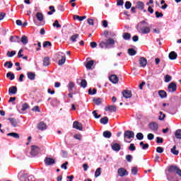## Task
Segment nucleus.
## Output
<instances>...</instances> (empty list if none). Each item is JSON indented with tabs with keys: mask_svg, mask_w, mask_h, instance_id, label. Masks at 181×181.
<instances>
[{
	"mask_svg": "<svg viewBox=\"0 0 181 181\" xmlns=\"http://www.w3.org/2000/svg\"><path fill=\"white\" fill-rule=\"evenodd\" d=\"M53 26L57 27V28H62V25L59 23V21L57 20L54 21L53 23Z\"/></svg>",
	"mask_w": 181,
	"mask_h": 181,
	"instance_id": "obj_59",
	"label": "nucleus"
},
{
	"mask_svg": "<svg viewBox=\"0 0 181 181\" xmlns=\"http://www.w3.org/2000/svg\"><path fill=\"white\" fill-rule=\"evenodd\" d=\"M37 128L40 129V131H45V129L47 128V126L45 124V122H41L38 124Z\"/></svg>",
	"mask_w": 181,
	"mask_h": 181,
	"instance_id": "obj_17",
	"label": "nucleus"
},
{
	"mask_svg": "<svg viewBox=\"0 0 181 181\" xmlns=\"http://www.w3.org/2000/svg\"><path fill=\"white\" fill-rule=\"evenodd\" d=\"M177 90V86H176V83L174 82H172L171 83H170L168 85V91L169 93H175V91H176Z\"/></svg>",
	"mask_w": 181,
	"mask_h": 181,
	"instance_id": "obj_5",
	"label": "nucleus"
},
{
	"mask_svg": "<svg viewBox=\"0 0 181 181\" xmlns=\"http://www.w3.org/2000/svg\"><path fill=\"white\" fill-rule=\"evenodd\" d=\"M6 77L9 78V80H15V74H13L12 72L7 73Z\"/></svg>",
	"mask_w": 181,
	"mask_h": 181,
	"instance_id": "obj_31",
	"label": "nucleus"
},
{
	"mask_svg": "<svg viewBox=\"0 0 181 181\" xmlns=\"http://www.w3.org/2000/svg\"><path fill=\"white\" fill-rule=\"evenodd\" d=\"M140 146H141L142 149H148L149 148V144H144V141H141L139 143Z\"/></svg>",
	"mask_w": 181,
	"mask_h": 181,
	"instance_id": "obj_37",
	"label": "nucleus"
},
{
	"mask_svg": "<svg viewBox=\"0 0 181 181\" xmlns=\"http://www.w3.org/2000/svg\"><path fill=\"white\" fill-rule=\"evenodd\" d=\"M115 41L112 38H109L106 41H101L99 42V47L101 49H108V47L111 45H115Z\"/></svg>",
	"mask_w": 181,
	"mask_h": 181,
	"instance_id": "obj_3",
	"label": "nucleus"
},
{
	"mask_svg": "<svg viewBox=\"0 0 181 181\" xmlns=\"http://www.w3.org/2000/svg\"><path fill=\"white\" fill-rule=\"evenodd\" d=\"M18 92V88L16 86H11L8 89L9 94H16Z\"/></svg>",
	"mask_w": 181,
	"mask_h": 181,
	"instance_id": "obj_20",
	"label": "nucleus"
},
{
	"mask_svg": "<svg viewBox=\"0 0 181 181\" xmlns=\"http://www.w3.org/2000/svg\"><path fill=\"white\" fill-rule=\"evenodd\" d=\"M16 54V52L15 51L7 52V56L8 57H13V56H15Z\"/></svg>",
	"mask_w": 181,
	"mask_h": 181,
	"instance_id": "obj_52",
	"label": "nucleus"
},
{
	"mask_svg": "<svg viewBox=\"0 0 181 181\" xmlns=\"http://www.w3.org/2000/svg\"><path fill=\"white\" fill-rule=\"evenodd\" d=\"M122 95L124 98H131L132 97V92L129 90H124L122 92Z\"/></svg>",
	"mask_w": 181,
	"mask_h": 181,
	"instance_id": "obj_10",
	"label": "nucleus"
},
{
	"mask_svg": "<svg viewBox=\"0 0 181 181\" xmlns=\"http://www.w3.org/2000/svg\"><path fill=\"white\" fill-rule=\"evenodd\" d=\"M86 18L87 17L86 16H77V15L74 16V19L78 20L81 22V21H84V19H86Z\"/></svg>",
	"mask_w": 181,
	"mask_h": 181,
	"instance_id": "obj_24",
	"label": "nucleus"
},
{
	"mask_svg": "<svg viewBox=\"0 0 181 181\" xmlns=\"http://www.w3.org/2000/svg\"><path fill=\"white\" fill-rule=\"evenodd\" d=\"M101 168H98L96 169L95 172V177H98L99 176L101 175Z\"/></svg>",
	"mask_w": 181,
	"mask_h": 181,
	"instance_id": "obj_35",
	"label": "nucleus"
},
{
	"mask_svg": "<svg viewBox=\"0 0 181 181\" xmlns=\"http://www.w3.org/2000/svg\"><path fill=\"white\" fill-rule=\"evenodd\" d=\"M48 46H52V43L49 41H46L43 44V47H48Z\"/></svg>",
	"mask_w": 181,
	"mask_h": 181,
	"instance_id": "obj_58",
	"label": "nucleus"
},
{
	"mask_svg": "<svg viewBox=\"0 0 181 181\" xmlns=\"http://www.w3.org/2000/svg\"><path fill=\"white\" fill-rule=\"evenodd\" d=\"M126 159L127 162H132V156L131 155L126 156Z\"/></svg>",
	"mask_w": 181,
	"mask_h": 181,
	"instance_id": "obj_62",
	"label": "nucleus"
},
{
	"mask_svg": "<svg viewBox=\"0 0 181 181\" xmlns=\"http://www.w3.org/2000/svg\"><path fill=\"white\" fill-rule=\"evenodd\" d=\"M57 104H59V101L57 100V99H53L51 102V105H52V107H56Z\"/></svg>",
	"mask_w": 181,
	"mask_h": 181,
	"instance_id": "obj_47",
	"label": "nucleus"
},
{
	"mask_svg": "<svg viewBox=\"0 0 181 181\" xmlns=\"http://www.w3.org/2000/svg\"><path fill=\"white\" fill-rule=\"evenodd\" d=\"M139 63L141 67H146V64H148V60L145 57H141L139 60Z\"/></svg>",
	"mask_w": 181,
	"mask_h": 181,
	"instance_id": "obj_11",
	"label": "nucleus"
},
{
	"mask_svg": "<svg viewBox=\"0 0 181 181\" xmlns=\"http://www.w3.org/2000/svg\"><path fill=\"white\" fill-rule=\"evenodd\" d=\"M144 3H142V1H138L136 3V8H137V9H144Z\"/></svg>",
	"mask_w": 181,
	"mask_h": 181,
	"instance_id": "obj_28",
	"label": "nucleus"
},
{
	"mask_svg": "<svg viewBox=\"0 0 181 181\" xmlns=\"http://www.w3.org/2000/svg\"><path fill=\"white\" fill-rule=\"evenodd\" d=\"M172 80V76L170 75H166L165 76V83H169V81H170Z\"/></svg>",
	"mask_w": 181,
	"mask_h": 181,
	"instance_id": "obj_49",
	"label": "nucleus"
},
{
	"mask_svg": "<svg viewBox=\"0 0 181 181\" xmlns=\"http://www.w3.org/2000/svg\"><path fill=\"white\" fill-rule=\"evenodd\" d=\"M112 134H111V132L110 131H105L103 132V136L104 138H111Z\"/></svg>",
	"mask_w": 181,
	"mask_h": 181,
	"instance_id": "obj_29",
	"label": "nucleus"
},
{
	"mask_svg": "<svg viewBox=\"0 0 181 181\" xmlns=\"http://www.w3.org/2000/svg\"><path fill=\"white\" fill-rule=\"evenodd\" d=\"M129 151H135L136 148H135V145L134 144H131L129 147Z\"/></svg>",
	"mask_w": 181,
	"mask_h": 181,
	"instance_id": "obj_60",
	"label": "nucleus"
},
{
	"mask_svg": "<svg viewBox=\"0 0 181 181\" xmlns=\"http://www.w3.org/2000/svg\"><path fill=\"white\" fill-rule=\"evenodd\" d=\"M123 38L125 40H128L131 38V34L130 33H125L124 35H123Z\"/></svg>",
	"mask_w": 181,
	"mask_h": 181,
	"instance_id": "obj_45",
	"label": "nucleus"
},
{
	"mask_svg": "<svg viewBox=\"0 0 181 181\" xmlns=\"http://www.w3.org/2000/svg\"><path fill=\"white\" fill-rule=\"evenodd\" d=\"M10 42L11 43H21V37L19 36H11Z\"/></svg>",
	"mask_w": 181,
	"mask_h": 181,
	"instance_id": "obj_13",
	"label": "nucleus"
},
{
	"mask_svg": "<svg viewBox=\"0 0 181 181\" xmlns=\"http://www.w3.org/2000/svg\"><path fill=\"white\" fill-rule=\"evenodd\" d=\"M149 128L151 131H153V132H156L158 129H159V124L156 122H151L149 124Z\"/></svg>",
	"mask_w": 181,
	"mask_h": 181,
	"instance_id": "obj_6",
	"label": "nucleus"
},
{
	"mask_svg": "<svg viewBox=\"0 0 181 181\" xmlns=\"http://www.w3.org/2000/svg\"><path fill=\"white\" fill-rule=\"evenodd\" d=\"M137 28L140 29L141 33H143V35H146L151 33V28L148 27V23L145 21H141L137 25Z\"/></svg>",
	"mask_w": 181,
	"mask_h": 181,
	"instance_id": "obj_1",
	"label": "nucleus"
},
{
	"mask_svg": "<svg viewBox=\"0 0 181 181\" xmlns=\"http://www.w3.org/2000/svg\"><path fill=\"white\" fill-rule=\"evenodd\" d=\"M177 167L171 165L168 168V172L170 173H173V172H176V169Z\"/></svg>",
	"mask_w": 181,
	"mask_h": 181,
	"instance_id": "obj_36",
	"label": "nucleus"
},
{
	"mask_svg": "<svg viewBox=\"0 0 181 181\" xmlns=\"http://www.w3.org/2000/svg\"><path fill=\"white\" fill-rule=\"evenodd\" d=\"M163 16V13H160L159 11H156V18H162Z\"/></svg>",
	"mask_w": 181,
	"mask_h": 181,
	"instance_id": "obj_56",
	"label": "nucleus"
},
{
	"mask_svg": "<svg viewBox=\"0 0 181 181\" xmlns=\"http://www.w3.org/2000/svg\"><path fill=\"white\" fill-rule=\"evenodd\" d=\"M81 86L83 87V88H86V87H87V81H86V79L81 80Z\"/></svg>",
	"mask_w": 181,
	"mask_h": 181,
	"instance_id": "obj_46",
	"label": "nucleus"
},
{
	"mask_svg": "<svg viewBox=\"0 0 181 181\" xmlns=\"http://www.w3.org/2000/svg\"><path fill=\"white\" fill-rule=\"evenodd\" d=\"M158 95L160 98H166V97H168V94L165 90H159Z\"/></svg>",
	"mask_w": 181,
	"mask_h": 181,
	"instance_id": "obj_21",
	"label": "nucleus"
},
{
	"mask_svg": "<svg viewBox=\"0 0 181 181\" xmlns=\"http://www.w3.org/2000/svg\"><path fill=\"white\" fill-rule=\"evenodd\" d=\"M28 78H29V80H35V77L36 75H35L34 73L32 72H28L27 74Z\"/></svg>",
	"mask_w": 181,
	"mask_h": 181,
	"instance_id": "obj_34",
	"label": "nucleus"
},
{
	"mask_svg": "<svg viewBox=\"0 0 181 181\" xmlns=\"http://www.w3.org/2000/svg\"><path fill=\"white\" fill-rule=\"evenodd\" d=\"M93 64H94V61L90 60V61L88 62L85 66H86V69H88L90 70V69H91V67H93Z\"/></svg>",
	"mask_w": 181,
	"mask_h": 181,
	"instance_id": "obj_22",
	"label": "nucleus"
},
{
	"mask_svg": "<svg viewBox=\"0 0 181 181\" xmlns=\"http://www.w3.org/2000/svg\"><path fill=\"white\" fill-rule=\"evenodd\" d=\"M45 163L47 166H50L52 165H54L55 161L54 159L52 158H46L45 160Z\"/></svg>",
	"mask_w": 181,
	"mask_h": 181,
	"instance_id": "obj_9",
	"label": "nucleus"
},
{
	"mask_svg": "<svg viewBox=\"0 0 181 181\" xmlns=\"http://www.w3.org/2000/svg\"><path fill=\"white\" fill-rule=\"evenodd\" d=\"M165 117H166V115H165V114H163V112H160L159 119L160 121H163V119H165Z\"/></svg>",
	"mask_w": 181,
	"mask_h": 181,
	"instance_id": "obj_53",
	"label": "nucleus"
},
{
	"mask_svg": "<svg viewBox=\"0 0 181 181\" xmlns=\"http://www.w3.org/2000/svg\"><path fill=\"white\" fill-rule=\"evenodd\" d=\"M8 136H13V138H16V139H19V134L18 133H8Z\"/></svg>",
	"mask_w": 181,
	"mask_h": 181,
	"instance_id": "obj_32",
	"label": "nucleus"
},
{
	"mask_svg": "<svg viewBox=\"0 0 181 181\" xmlns=\"http://www.w3.org/2000/svg\"><path fill=\"white\" fill-rule=\"evenodd\" d=\"M100 121V124L105 125V124H108V117H104L101 118Z\"/></svg>",
	"mask_w": 181,
	"mask_h": 181,
	"instance_id": "obj_26",
	"label": "nucleus"
},
{
	"mask_svg": "<svg viewBox=\"0 0 181 181\" xmlns=\"http://www.w3.org/2000/svg\"><path fill=\"white\" fill-rule=\"evenodd\" d=\"M136 137L139 141H142L144 139V134L142 133H137Z\"/></svg>",
	"mask_w": 181,
	"mask_h": 181,
	"instance_id": "obj_44",
	"label": "nucleus"
},
{
	"mask_svg": "<svg viewBox=\"0 0 181 181\" xmlns=\"http://www.w3.org/2000/svg\"><path fill=\"white\" fill-rule=\"evenodd\" d=\"M49 9H50L51 11L47 13L48 15H53V13L56 12V9H54V6H50L49 7Z\"/></svg>",
	"mask_w": 181,
	"mask_h": 181,
	"instance_id": "obj_39",
	"label": "nucleus"
},
{
	"mask_svg": "<svg viewBox=\"0 0 181 181\" xmlns=\"http://www.w3.org/2000/svg\"><path fill=\"white\" fill-rule=\"evenodd\" d=\"M128 53L130 56H135V54H136V51L134 49H129Z\"/></svg>",
	"mask_w": 181,
	"mask_h": 181,
	"instance_id": "obj_43",
	"label": "nucleus"
},
{
	"mask_svg": "<svg viewBox=\"0 0 181 181\" xmlns=\"http://www.w3.org/2000/svg\"><path fill=\"white\" fill-rule=\"evenodd\" d=\"M135 136V133L132 131L127 130L124 134V141L127 144H131Z\"/></svg>",
	"mask_w": 181,
	"mask_h": 181,
	"instance_id": "obj_2",
	"label": "nucleus"
},
{
	"mask_svg": "<svg viewBox=\"0 0 181 181\" xmlns=\"http://www.w3.org/2000/svg\"><path fill=\"white\" fill-rule=\"evenodd\" d=\"M117 173H118L119 176H120L121 177H123V176L128 175V171H127V170H125V168H120L118 169Z\"/></svg>",
	"mask_w": 181,
	"mask_h": 181,
	"instance_id": "obj_7",
	"label": "nucleus"
},
{
	"mask_svg": "<svg viewBox=\"0 0 181 181\" xmlns=\"http://www.w3.org/2000/svg\"><path fill=\"white\" fill-rule=\"evenodd\" d=\"M35 16L39 22H43L45 20V17L43 16V13L38 12L35 14Z\"/></svg>",
	"mask_w": 181,
	"mask_h": 181,
	"instance_id": "obj_18",
	"label": "nucleus"
},
{
	"mask_svg": "<svg viewBox=\"0 0 181 181\" xmlns=\"http://www.w3.org/2000/svg\"><path fill=\"white\" fill-rule=\"evenodd\" d=\"M73 128L78 129V131H83V124L77 121H75L73 124Z\"/></svg>",
	"mask_w": 181,
	"mask_h": 181,
	"instance_id": "obj_8",
	"label": "nucleus"
},
{
	"mask_svg": "<svg viewBox=\"0 0 181 181\" xmlns=\"http://www.w3.org/2000/svg\"><path fill=\"white\" fill-rule=\"evenodd\" d=\"M171 153H173V155H179V151L176 150V146H174L171 148Z\"/></svg>",
	"mask_w": 181,
	"mask_h": 181,
	"instance_id": "obj_38",
	"label": "nucleus"
},
{
	"mask_svg": "<svg viewBox=\"0 0 181 181\" xmlns=\"http://www.w3.org/2000/svg\"><path fill=\"white\" fill-rule=\"evenodd\" d=\"M8 120L10 121V122L13 127H16L18 125V122H16V119L9 118Z\"/></svg>",
	"mask_w": 181,
	"mask_h": 181,
	"instance_id": "obj_30",
	"label": "nucleus"
},
{
	"mask_svg": "<svg viewBox=\"0 0 181 181\" xmlns=\"http://www.w3.org/2000/svg\"><path fill=\"white\" fill-rule=\"evenodd\" d=\"M12 66H13V64L11 62H6L4 64V67H7V69H12Z\"/></svg>",
	"mask_w": 181,
	"mask_h": 181,
	"instance_id": "obj_42",
	"label": "nucleus"
},
{
	"mask_svg": "<svg viewBox=\"0 0 181 181\" xmlns=\"http://www.w3.org/2000/svg\"><path fill=\"white\" fill-rule=\"evenodd\" d=\"M109 79L110 80L111 83H113V84H117L118 83V77L116 76V75H112L110 76Z\"/></svg>",
	"mask_w": 181,
	"mask_h": 181,
	"instance_id": "obj_19",
	"label": "nucleus"
},
{
	"mask_svg": "<svg viewBox=\"0 0 181 181\" xmlns=\"http://www.w3.org/2000/svg\"><path fill=\"white\" fill-rule=\"evenodd\" d=\"M74 88V83L70 82L69 83V93H72Z\"/></svg>",
	"mask_w": 181,
	"mask_h": 181,
	"instance_id": "obj_41",
	"label": "nucleus"
},
{
	"mask_svg": "<svg viewBox=\"0 0 181 181\" xmlns=\"http://www.w3.org/2000/svg\"><path fill=\"white\" fill-rule=\"evenodd\" d=\"M21 42L22 43V45H23V46H26V45L29 43V39L26 35H23L21 38H20V43Z\"/></svg>",
	"mask_w": 181,
	"mask_h": 181,
	"instance_id": "obj_12",
	"label": "nucleus"
},
{
	"mask_svg": "<svg viewBox=\"0 0 181 181\" xmlns=\"http://www.w3.org/2000/svg\"><path fill=\"white\" fill-rule=\"evenodd\" d=\"M93 103H95V104H96V105H100V104H101V103H103V99L95 98V99H93Z\"/></svg>",
	"mask_w": 181,
	"mask_h": 181,
	"instance_id": "obj_40",
	"label": "nucleus"
},
{
	"mask_svg": "<svg viewBox=\"0 0 181 181\" xmlns=\"http://www.w3.org/2000/svg\"><path fill=\"white\" fill-rule=\"evenodd\" d=\"M32 111H35V112H40V109L39 108V106H35L33 107Z\"/></svg>",
	"mask_w": 181,
	"mask_h": 181,
	"instance_id": "obj_57",
	"label": "nucleus"
},
{
	"mask_svg": "<svg viewBox=\"0 0 181 181\" xmlns=\"http://www.w3.org/2000/svg\"><path fill=\"white\" fill-rule=\"evenodd\" d=\"M49 64H50V59L47 57H45L43 60V65L49 66Z\"/></svg>",
	"mask_w": 181,
	"mask_h": 181,
	"instance_id": "obj_25",
	"label": "nucleus"
},
{
	"mask_svg": "<svg viewBox=\"0 0 181 181\" xmlns=\"http://www.w3.org/2000/svg\"><path fill=\"white\" fill-rule=\"evenodd\" d=\"M89 94H90V95H94V94L97 93V90L95 88L92 89H89L88 90Z\"/></svg>",
	"mask_w": 181,
	"mask_h": 181,
	"instance_id": "obj_50",
	"label": "nucleus"
},
{
	"mask_svg": "<svg viewBox=\"0 0 181 181\" xmlns=\"http://www.w3.org/2000/svg\"><path fill=\"white\" fill-rule=\"evenodd\" d=\"M29 108V105L25 103L22 105L21 111H26Z\"/></svg>",
	"mask_w": 181,
	"mask_h": 181,
	"instance_id": "obj_51",
	"label": "nucleus"
},
{
	"mask_svg": "<svg viewBox=\"0 0 181 181\" xmlns=\"http://www.w3.org/2000/svg\"><path fill=\"white\" fill-rule=\"evenodd\" d=\"M175 135L177 139H181V129L176 130Z\"/></svg>",
	"mask_w": 181,
	"mask_h": 181,
	"instance_id": "obj_33",
	"label": "nucleus"
},
{
	"mask_svg": "<svg viewBox=\"0 0 181 181\" xmlns=\"http://www.w3.org/2000/svg\"><path fill=\"white\" fill-rule=\"evenodd\" d=\"M168 57L170 60H176L177 59V54L175 51L170 52Z\"/></svg>",
	"mask_w": 181,
	"mask_h": 181,
	"instance_id": "obj_15",
	"label": "nucleus"
},
{
	"mask_svg": "<svg viewBox=\"0 0 181 181\" xmlns=\"http://www.w3.org/2000/svg\"><path fill=\"white\" fill-rule=\"evenodd\" d=\"M156 152H158V153H162L163 152V148L160 146L157 147Z\"/></svg>",
	"mask_w": 181,
	"mask_h": 181,
	"instance_id": "obj_61",
	"label": "nucleus"
},
{
	"mask_svg": "<svg viewBox=\"0 0 181 181\" xmlns=\"http://www.w3.org/2000/svg\"><path fill=\"white\" fill-rule=\"evenodd\" d=\"M80 36V35L78 34H74L71 37H70V40L71 42H73L74 43V42H77V39H78V37Z\"/></svg>",
	"mask_w": 181,
	"mask_h": 181,
	"instance_id": "obj_23",
	"label": "nucleus"
},
{
	"mask_svg": "<svg viewBox=\"0 0 181 181\" xmlns=\"http://www.w3.org/2000/svg\"><path fill=\"white\" fill-rule=\"evenodd\" d=\"M66 63V55H63L62 58L59 61L58 64L59 66H63Z\"/></svg>",
	"mask_w": 181,
	"mask_h": 181,
	"instance_id": "obj_27",
	"label": "nucleus"
},
{
	"mask_svg": "<svg viewBox=\"0 0 181 181\" xmlns=\"http://www.w3.org/2000/svg\"><path fill=\"white\" fill-rule=\"evenodd\" d=\"M88 23L90 26H94V20H93L91 18H88Z\"/></svg>",
	"mask_w": 181,
	"mask_h": 181,
	"instance_id": "obj_55",
	"label": "nucleus"
},
{
	"mask_svg": "<svg viewBox=\"0 0 181 181\" xmlns=\"http://www.w3.org/2000/svg\"><path fill=\"white\" fill-rule=\"evenodd\" d=\"M132 6V4H131L130 1H126L125 4H124L126 9H130Z\"/></svg>",
	"mask_w": 181,
	"mask_h": 181,
	"instance_id": "obj_48",
	"label": "nucleus"
},
{
	"mask_svg": "<svg viewBox=\"0 0 181 181\" xmlns=\"http://www.w3.org/2000/svg\"><path fill=\"white\" fill-rule=\"evenodd\" d=\"M74 138H75V139H78V141H81V134H75Z\"/></svg>",
	"mask_w": 181,
	"mask_h": 181,
	"instance_id": "obj_63",
	"label": "nucleus"
},
{
	"mask_svg": "<svg viewBox=\"0 0 181 181\" xmlns=\"http://www.w3.org/2000/svg\"><path fill=\"white\" fill-rule=\"evenodd\" d=\"M112 148L116 152H119V151L121 150V146L119 145V144L113 143L112 145Z\"/></svg>",
	"mask_w": 181,
	"mask_h": 181,
	"instance_id": "obj_16",
	"label": "nucleus"
},
{
	"mask_svg": "<svg viewBox=\"0 0 181 181\" xmlns=\"http://www.w3.org/2000/svg\"><path fill=\"white\" fill-rule=\"evenodd\" d=\"M147 138H148V141H152V139H153L155 138V136L153 135V134L150 133L147 135Z\"/></svg>",
	"mask_w": 181,
	"mask_h": 181,
	"instance_id": "obj_54",
	"label": "nucleus"
},
{
	"mask_svg": "<svg viewBox=\"0 0 181 181\" xmlns=\"http://www.w3.org/2000/svg\"><path fill=\"white\" fill-rule=\"evenodd\" d=\"M105 111H109L110 112H115L117 111V107L115 105H110L105 108Z\"/></svg>",
	"mask_w": 181,
	"mask_h": 181,
	"instance_id": "obj_14",
	"label": "nucleus"
},
{
	"mask_svg": "<svg viewBox=\"0 0 181 181\" xmlns=\"http://www.w3.org/2000/svg\"><path fill=\"white\" fill-rule=\"evenodd\" d=\"M90 47H92V49H95V47H97V42H90Z\"/></svg>",
	"mask_w": 181,
	"mask_h": 181,
	"instance_id": "obj_64",
	"label": "nucleus"
},
{
	"mask_svg": "<svg viewBox=\"0 0 181 181\" xmlns=\"http://www.w3.org/2000/svg\"><path fill=\"white\" fill-rule=\"evenodd\" d=\"M40 148L39 147L36 146H33L31 147L30 155H32V156H36V155L40 153Z\"/></svg>",
	"mask_w": 181,
	"mask_h": 181,
	"instance_id": "obj_4",
	"label": "nucleus"
}]
</instances>
